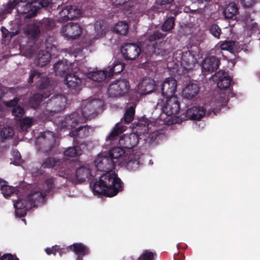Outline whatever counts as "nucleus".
I'll return each mask as SVG.
<instances>
[{
	"instance_id": "obj_33",
	"label": "nucleus",
	"mask_w": 260,
	"mask_h": 260,
	"mask_svg": "<svg viewBox=\"0 0 260 260\" xmlns=\"http://www.w3.org/2000/svg\"><path fill=\"white\" fill-rule=\"evenodd\" d=\"M89 129L87 125L81 126L71 131L69 135L71 137H76L79 138L86 137L88 135Z\"/></svg>"
},
{
	"instance_id": "obj_16",
	"label": "nucleus",
	"mask_w": 260,
	"mask_h": 260,
	"mask_svg": "<svg viewBox=\"0 0 260 260\" xmlns=\"http://www.w3.org/2000/svg\"><path fill=\"white\" fill-rule=\"evenodd\" d=\"M180 57V62L181 66L186 71L192 70L197 62V58L194 54L191 52L185 51L181 52Z\"/></svg>"
},
{
	"instance_id": "obj_60",
	"label": "nucleus",
	"mask_w": 260,
	"mask_h": 260,
	"mask_svg": "<svg viewBox=\"0 0 260 260\" xmlns=\"http://www.w3.org/2000/svg\"><path fill=\"white\" fill-rule=\"evenodd\" d=\"M0 260H19L15 255L10 253L4 254L0 258Z\"/></svg>"
},
{
	"instance_id": "obj_57",
	"label": "nucleus",
	"mask_w": 260,
	"mask_h": 260,
	"mask_svg": "<svg viewBox=\"0 0 260 260\" xmlns=\"http://www.w3.org/2000/svg\"><path fill=\"white\" fill-rule=\"evenodd\" d=\"M257 0H240L241 3L246 8H252L257 2Z\"/></svg>"
},
{
	"instance_id": "obj_49",
	"label": "nucleus",
	"mask_w": 260,
	"mask_h": 260,
	"mask_svg": "<svg viewBox=\"0 0 260 260\" xmlns=\"http://www.w3.org/2000/svg\"><path fill=\"white\" fill-rule=\"evenodd\" d=\"M156 255L155 252L145 250L140 256L138 260H154Z\"/></svg>"
},
{
	"instance_id": "obj_45",
	"label": "nucleus",
	"mask_w": 260,
	"mask_h": 260,
	"mask_svg": "<svg viewBox=\"0 0 260 260\" xmlns=\"http://www.w3.org/2000/svg\"><path fill=\"white\" fill-rule=\"evenodd\" d=\"M175 25V18L174 17H169L164 23L161 26L162 30L169 31L173 29Z\"/></svg>"
},
{
	"instance_id": "obj_63",
	"label": "nucleus",
	"mask_w": 260,
	"mask_h": 260,
	"mask_svg": "<svg viewBox=\"0 0 260 260\" xmlns=\"http://www.w3.org/2000/svg\"><path fill=\"white\" fill-rule=\"evenodd\" d=\"M174 0H157V4L158 5L164 7L167 5L171 4Z\"/></svg>"
},
{
	"instance_id": "obj_31",
	"label": "nucleus",
	"mask_w": 260,
	"mask_h": 260,
	"mask_svg": "<svg viewBox=\"0 0 260 260\" xmlns=\"http://www.w3.org/2000/svg\"><path fill=\"white\" fill-rule=\"evenodd\" d=\"M40 33L41 30L38 25L30 23L27 25L26 34L29 38L35 39L39 37Z\"/></svg>"
},
{
	"instance_id": "obj_23",
	"label": "nucleus",
	"mask_w": 260,
	"mask_h": 260,
	"mask_svg": "<svg viewBox=\"0 0 260 260\" xmlns=\"http://www.w3.org/2000/svg\"><path fill=\"white\" fill-rule=\"evenodd\" d=\"M199 91V87L197 84L189 83L183 90L184 98L191 99L194 98Z\"/></svg>"
},
{
	"instance_id": "obj_7",
	"label": "nucleus",
	"mask_w": 260,
	"mask_h": 260,
	"mask_svg": "<svg viewBox=\"0 0 260 260\" xmlns=\"http://www.w3.org/2000/svg\"><path fill=\"white\" fill-rule=\"evenodd\" d=\"M121 52L125 60H135L141 52V44L135 43H124L121 46Z\"/></svg>"
},
{
	"instance_id": "obj_21",
	"label": "nucleus",
	"mask_w": 260,
	"mask_h": 260,
	"mask_svg": "<svg viewBox=\"0 0 260 260\" xmlns=\"http://www.w3.org/2000/svg\"><path fill=\"white\" fill-rule=\"evenodd\" d=\"M72 251L77 255L76 260H83V257L89 254L88 247L82 243H75L72 245Z\"/></svg>"
},
{
	"instance_id": "obj_54",
	"label": "nucleus",
	"mask_w": 260,
	"mask_h": 260,
	"mask_svg": "<svg viewBox=\"0 0 260 260\" xmlns=\"http://www.w3.org/2000/svg\"><path fill=\"white\" fill-rule=\"evenodd\" d=\"M41 73L35 69L31 70L30 71L29 77L28 80V82L31 84L34 82V79H38L40 77Z\"/></svg>"
},
{
	"instance_id": "obj_58",
	"label": "nucleus",
	"mask_w": 260,
	"mask_h": 260,
	"mask_svg": "<svg viewBox=\"0 0 260 260\" xmlns=\"http://www.w3.org/2000/svg\"><path fill=\"white\" fill-rule=\"evenodd\" d=\"M243 21L247 24L250 23L254 20V18H252L249 12H246L244 15L242 16Z\"/></svg>"
},
{
	"instance_id": "obj_42",
	"label": "nucleus",
	"mask_w": 260,
	"mask_h": 260,
	"mask_svg": "<svg viewBox=\"0 0 260 260\" xmlns=\"http://www.w3.org/2000/svg\"><path fill=\"white\" fill-rule=\"evenodd\" d=\"M139 158L134 155H131L127 161L126 167L129 170H135L139 167Z\"/></svg>"
},
{
	"instance_id": "obj_51",
	"label": "nucleus",
	"mask_w": 260,
	"mask_h": 260,
	"mask_svg": "<svg viewBox=\"0 0 260 260\" xmlns=\"http://www.w3.org/2000/svg\"><path fill=\"white\" fill-rule=\"evenodd\" d=\"M210 33L216 38L219 39L221 34V30L217 24H212L209 28Z\"/></svg>"
},
{
	"instance_id": "obj_56",
	"label": "nucleus",
	"mask_w": 260,
	"mask_h": 260,
	"mask_svg": "<svg viewBox=\"0 0 260 260\" xmlns=\"http://www.w3.org/2000/svg\"><path fill=\"white\" fill-rule=\"evenodd\" d=\"M1 31L3 34V36L6 38L11 39L15 35L14 32L9 31L4 26L1 27Z\"/></svg>"
},
{
	"instance_id": "obj_29",
	"label": "nucleus",
	"mask_w": 260,
	"mask_h": 260,
	"mask_svg": "<svg viewBox=\"0 0 260 260\" xmlns=\"http://www.w3.org/2000/svg\"><path fill=\"white\" fill-rule=\"evenodd\" d=\"M115 33L120 35H126L128 30V25L125 21L117 22L111 29Z\"/></svg>"
},
{
	"instance_id": "obj_43",
	"label": "nucleus",
	"mask_w": 260,
	"mask_h": 260,
	"mask_svg": "<svg viewBox=\"0 0 260 260\" xmlns=\"http://www.w3.org/2000/svg\"><path fill=\"white\" fill-rule=\"evenodd\" d=\"M67 9L69 10L67 18L69 20H73L77 18L81 15V11L75 6H68Z\"/></svg>"
},
{
	"instance_id": "obj_44",
	"label": "nucleus",
	"mask_w": 260,
	"mask_h": 260,
	"mask_svg": "<svg viewBox=\"0 0 260 260\" xmlns=\"http://www.w3.org/2000/svg\"><path fill=\"white\" fill-rule=\"evenodd\" d=\"M41 26L45 30H50L55 27V22L53 19L44 18L41 22Z\"/></svg>"
},
{
	"instance_id": "obj_30",
	"label": "nucleus",
	"mask_w": 260,
	"mask_h": 260,
	"mask_svg": "<svg viewBox=\"0 0 260 260\" xmlns=\"http://www.w3.org/2000/svg\"><path fill=\"white\" fill-rule=\"evenodd\" d=\"M238 7L234 3H231L227 5L224 11L223 14L226 18H232L238 13Z\"/></svg>"
},
{
	"instance_id": "obj_8",
	"label": "nucleus",
	"mask_w": 260,
	"mask_h": 260,
	"mask_svg": "<svg viewBox=\"0 0 260 260\" xmlns=\"http://www.w3.org/2000/svg\"><path fill=\"white\" fill-rule=\"evenodd\" d=\"M39 140L42 144L43 152L47 154L53 153V150L54 148L55 138L52 132L47 131L41 133Z\"/></svg>"
},
{
	"instance_id": "obj_46",
	"label": "nucleus",
	"mask_w": 260,
	"mask_h": 260,
	"mask_svg": "<svg viewBox=\"0 0 260 260\" xmlns=\"http://www.w3.org/2000/svg\"><path fill=\"white\" fill-rule=\"evenodd\" d=\"M220 47L221 50H227L230 52H233L234 47L235 45V42L234 41H225L221 42L220 43Z\"/></svg>"
},
{
	"instance_id": "obj_2",
	"label": "nucleus",
	"mask_w": 260,
	"mask_h": 260,
	"mask_svg": "<svg viewBox=\"0 0 260 260\" xmlns=\"http://www.w3.org/2000/svg\"><path fill=\"white\" fill-rule=\"evenodd\" d=\"M46 196L45 193L37 191L31 192L24 199L19 198L14 201L16 215L19 217L25 216L27 210L38 207L37 204L44 202Z\"/></svg>"
},
{
	"instance_id": "obj_22",
	"label": "nucleus",
	"mask_w": 260,
	"mask_h": 260,
	"mask_svg": "<svg viewBox=\"0 0 260 260\" xmlns=\"http://www.w3.org/2000/svg\"><path fill=\"white\" fill-rule=\"evenodd\" d=\"M51 57V54L48 51L41 50L35 59V63L37 66L44 67L50 62Z\"/></svg>"
},
{
	"instance_id": "obj_39",
	"label": "nucleus",
	"mask_w": 260,
	"mask_h": 260,
	"mask_svg": "<svg viewBox=\"0 0 260 260\" xmlns=\"http://www.w3.org/2000/svg\"><path fill=\"white\" fill-rule=\"evenodd\" d=\"M82 149L79 146H75L68 148L64 150L63 154L66 156L76 157L82 154Z\"/></svg>"
},
{
	"instance_id": "obj_18",
	"label": "nucleus",
	"mask_w": 260,
	"mask_h": 260,
	"mask_svg": "<svg viewBox=\"0 0 260 260\" xmlns=\"http://www.w3.org/2000/svg\"><path fill=\"white\" fill-rule=\"evenodd\" d=\"M82 120L80 114L77 112H73L66 116L61 122V126L67 129H72L76 127L78 123Z\"/></svg>"
},
{
	"instance_id": "obj_3",
	"label": "nucleus",
	"mask_w": 260,
	"mask_h": 260,
	"mask_svg": "<svg viewBox=\"0 0 260 260\" xmlns=\"http://www.w3.org/2000/svg\"><path fill=\"white\" fill-rule=\"evenodd\" d=\"M85 74L79 70L70 72L65 76L64 84L70 90L75 93H79L85 83Z\"/></svg>"
},
{
	"instance_id": "obj_9",
	"label": "nucleus",
	"mask_w": 260,
	"mask_h": 260,
	"mask_svg": "<svg viewBox=\"0 0 260 260\" xmlns=\"http://www.w3.org/2000/svg\"><path fill=\"white\" fill-rule=\"evenodd\" d=\"M39 7L36 5V2H32L30 3H25L20 0V2L17 4V11L18 13L25 15L24 18L26 19L31 18L35 16Z\"/></svg>"
},
{
	"instance_id": "obj_48",
	"label": "nucleus",
	"mask_w": 260,
	"mask_h": 260,
	"mask_svg": "<svg viewBox=\"0 0 260 260\" xmlns=\"http://www.w3.org/2000/svg\"><path fill=\"white\" fill-rule=\"evenodd\" d=\"M1 189L3 196L7 198L10 197L14 193L15 189L14 187L5 185V183L1 185Z\"/></svg>"
},
{
	"instance_id": "obj_4",
	"label": "nucleus",
	"mask_w": 260,
	"mask_h": 260,
	"mask_svg": "<svg viewBox=\"0 0 260 260\" xmlns=\"http://www.w3.org/2000/svg\"><path fill=\"white\" fill-rule=\"evenodd\" d=\"M166 34L161 32L158 30H155L151 34L148 38L149 42H154L151 46H148V49H151L152 55L164 56L169 53V50L165 46L166 42L162 39L166 37Z\"/></svg>"
},
{
	"instance_id": "obj_12",
	"label": "nucleus",
	"mask_w": 260,
	"mask_h": 260,
	"mask_svg": "<svg viewBox=\"0 0 260 260\" xmlns=\"http://www.w3.org/2000/svg\"><path fill=\"white\" fill-rule=\"evenodd\" d=\"M177 87V81L173 77L166 78L161 84V91L164 98L175 96Z\"/></svg>"
},
{
	"instance_id": "obj_50",
	"label": "nucleus",
	"mask_w": 260,
	"mask_h": 260,
	"mask_svg": "<svg viewBox=\"0 0 260 260\" xmlns=\"http://www.w3.org/2000/svg\"><path fill=\"white\" fill-rule=\"evenodd\" d=\"M50 82L48 77H41L38 84V87L40 90L47 89L50 86Z\"/></svg>"
},
{
	"instance_id": "obj_52",
	"label": "nucleus",
	"mask_w": 260,
	"mask_h": 260,
	"mask_svg": "<svg viewBox=\"0 0 260 260\" xmlns=\"http://www.w3.org/2000/svg\"><path fill=\"white\" fill-rule=\"evenodd\" d=\"M133 124L136 125V128H137V131L142 129L143 134L147 133L148 131V124L147 122L142 123V121H139L137 123L135 122Z\"/></svg>"
},
{
	"instance_id": "obj_47",
	"label": "nucleus",
	"mask_w": 260,
	"mask_h": 260,
	"mask_svg": "<svg viewBox=\"0 0 260 260\" xmlns=\"http://www.w3.org/2000/svg\"><path fill=\"white\" fill-rule=\"evenodd\" d=\"M32 124V118H25L20 121V129L23 132H27Z\"/></svg>"
},
{
	"instance_id": "obj_32",
	"label": "nucleus",
	"mask_w": 260,
	"mask_h": 260,
	"mask_svg": "<svg viewBox=\"0 0 260 260\" xmlns=\"http://www.w3.org/2000/svg\"><path fill=\"white\" fill-rule=\"evenodd\" d=\"M54 71L56 75L62 76L66 75L69 69L68 66L65 64L62 61H59L55 63L53 66Z\"/></svg>"
},
{
	"instance_id": "obj_61",
	"label": "nucleus",
	"mask_w": 260,
	"mask_h": 260,
	"mask_svg": "<svg viewBox=\"0 0 260 260\" xmlns=\"http://www.w3.org/2000/svg\"><path fill=\"white\" fill-rule=\"evenodd\" d=\"M113 6L118 7L125 4L128 0H110Z\"/></svg>"
},
{
	"instance_id": "obj_34",
	"label": "nucleus",
	"mask_w": 260,
	"mask_h": 260,
	"mask_svg": "<svg viewBox=\"0 0 260 260\" xmlns=\"http://www.w3.org/2000/svg\"><path fill=\"white\" fill-rule=\"evenodd\" d=\"M135 105L131 106L126 109L124 116L121 119V122L128 124L134 120L135 114Z\"/></svg>"
},
{
	"instance_id": "obj_13",
	"label": "nucleus",
	"mask_w": 260,
	"mask_h": 260,
	"mask_svg": "<svg viewBox=\"0 0 260 260\" xmlns=\"http://www.w3.org/2000/svg\"><path fill=\"white\" fill-rule=\"evenodd\" d=\"M100 107L99 101L93 100L87 102L82 108V115L86 119H91L98 114V110Z\"/></svg>"
},
{
	"instance_id": "obj_17",
	"label": "nucleus",
	"mask_w": 260,
	"mask_h": 260,
	"mask_svg": "<svg viewBox=\"0 0 260 260\" xmlns=\"http://www.w3.org/2000/svg\"><path fill=\"white\" fill-rule=\"evenodd\" d=\"M139 142L138 135L135 133L123 135L119 140V144L125 149H130L135 147Z\"/></svg>"
},
{
	"instance_id": "obj_64",
	"label": "nucleus",
	"mask_w": 260,
	"mask_h": 260,
	"mask_svg": "<svg viewBox=\"0 0 260 260\" xmlns=\"http://www.w3.org/2000/svg\"><path fill=\"white\" fill-rule=\"evenodd\" d=\"M13 155L15 160V162L17 164H20L21 161V157L19 151L16 150L13 151Z\"/></svg>"
},
{
	"instance_id": "obj_20",
	"label": "nucleus",
	"mask_w": 260,
	"mask_h": 260,
	"mask_svg": "<svg viewBox=\"0 0 260 260\" xmlns=\"http://www.w3.org/2000/svg\"><path fill=\"white\" fill-rule=\"evenodd\" d=\"M19 99L15 98L12 100L4 102V105L7 107H12V114L17 119L23 117L25 113L23 107L18 105Z\"/></svg>"
},
{
	"instance_id": "obj_59",
	"label": "nucleus",
	"mask_w": 260,
	"mask_h": 260,
	"mask_svg": "<svg viewBox=\"0 0 260 260\" xmlns=\"http://www.w3.org/2000/svg\"><path fill=\"white\" fill-rule=\"evenodd\" d=\"M35 2H36V5L39 4L37 7H39V9H40L42 7H48L51 3L52 0H37Z\"/></svg>"
},
{
	"instance_id": "obj_40",
	"label": "nucleus",
	"mask_w": 260,
	"mask_h": 260,
	"mask_svg": "<svg viewBox=\"0 0 260 260\" xmlns=\"http://www.w3.org/2000/svg\"><path fill=\"white\" fill-rule=\"evenodd\" d=\"M232 78L228 76H224L219 78L217 82V87L220 89H228L232 85Z\"/></svg>"
},
{
	"instance_id": "obj_27",
	"label": "nucleus",
	"mask_w": 260,
	"mask_h": 260,
	"mask_svg": "<svg viewBox=\"0 0 260 260\" xmlns=\"http://www.w3.org/2000/svg\"><path fill=\"white\" fill-rule=\"evenodd\" d=\"M126 126L121 125L120 123H117L107 136L106 141L114 140L119 135L124 132Z\"/></svg>"
},
{
	"instance_id": "obj_5",
	"label": "nucleus",
	"mask_w": 260,
	"mask_h": 260,
	"mask_svg": "<svg viewBox=\"0 0 260 260\" xmlns=\"http://www.w3.org/2000/svg\"><path fill=\"white\" fill-rule=\"evenodd\" d=\"M129 88V83L127 80L118 79L109 85L108 93L110 97H120L127 93Z\"/></svg>"
},
{
	"instance_id": "obj_11",
	"label": "nucleus",
	"mask_w": 260,
	"mask_h": 260,
	"mask_svg": "<svg viewBox=\"0 0 260 260\" xmlns=\"http://www.w3.org/2000/svg\"><path fill=\"white\" fill-rule=\"evenodd\" d=\"M60 33L68 40H74L81 35L82 28L78 23H68L61 28Z\"/></svg>"
},
{
	"instance_id": "obj_25",
	"label": "nucleus",
	"mask_w": 260,
	"mask_h": 260,
	"mask_svg": "<svg viewBox=\"0 0 260 260\" xmlns=\"http://www.w3.org/2000/svg\"><path fill=\"white\" fill-rule=\"evenodd\" d=\"M91 172L89 168L82 166L77 169L75 178L79 183H82L85 181L86 179L91 176Z\"/></svg>"
},
{
	"instance_id": "obj_15",
	"label": "nucleus",
	"mask_w": 260,
	"mask_h": 260,
	"mask_svg": "<svg viewBox=\"0 0 260 260\" xmlns=\"http://www.w3.org/2000/svg\"><path fill=\"white\" fill-rule=\"evenodd\" d=\"M220 64L219 58L215 56H210L205 58L202 62V72L212 73L216 71Z\"/></svg>"
},
{
	"instance_id": "obj_14",
	"label": "nucleus",
	"mask_w": 260,
	"mask_h": 260,
	"mask_svg": "<svg viewBox=\"0 0 260 260\" xmlns=\"http://www.w3.org/2000/svg\"><path fill=\"white\" fill-rule=\"evenodd\" d=\"M156 87V82L150 77H145L141 80L138 88L141 94H147L153 92Z\"/></svg>"
},
{
	"instance_id": "obj_10",
	"label": "nucleus",
	"mask_w": 260,
	"mask_h": 260,
	"mask_svg": "<svg viewBox=\"0 0 260 260\" xmlns=\"http://www.w3.org/2000/svg\"><path fill=\"white\" fill-rule=\"evenodd\" d=\"M165 98L166 102L161 107L163 112L169 116L178 114L180 111V104L177 97L172 96Z\"/></svg>"
},
{
	"instance_id": "obj_62",
	"label": "nucleus",
	"mask_w": 260,
	"mask_h": 260,
	"mask_svg": "<svg viewBox=\"0 0 260 260\" xmlns=\"http://www.w3.org/2000/svg\"><path fill=\"white\" fill-rule=\"evenodd\" d=\"M248 28L252 31H256L258 29V25L256 22H251L247 24Z\"/></svg>"
},
{
	"instance_id": "obj_35",
	"label": "nucleus",
	"mask_w": 260,
	"mask_h": 260,
	"mask_svg": "<svg viewBox=\"0 0 260 260\" xmlns=\"http://www.w3.org/2000/svg\"><path fill=\"white\" fill-rule=\"evenodd\" d=\"M61 160L53 157H48L46 158L42 164V167L44 169L52 168L61 165Z\"/></svg>"
},
{
	"instance_id": "obj_28",
	"label": "nucleus",
	"mask_w": 260,
	"mask_h": 260,
	"mask_svg": "<svg viewBox=\"0 0 260 260\" xmlns=\"http://www.w3.org/2000/svg\"><path fill=\"white\" fill-rule=\"evenodd\" d=\"M48 96L47 94L41 93H35L32 95L29 99L28 104L29 106L33 109H38L43 101L44 99Z\"/></svg>"
},
{
	"instance_id": "obj_1",
	"label": "nucleus",
	"mask_w": 260,
	"mask_h": 260,
	"mask_svg": "<svg viewBox=\"0 0 260 260\" xmlns=\"http://www.w3.org/2000/svg\"><path fill=\"white\" fill-rule=\"evenodd\" d=\"M98 171L106 172L102 175L98 181L91 186L94 194H104L112 197L122 190L123 183L115 173H110L114 169L116 161L112 160L107 155H99L94 161Z\"/></svg>"
},
{
	"instance_id": "obj_55",
	"label": "nucleus",
	"mask_w": 260,
	"mask_h": 260,
	"mask_svg": "<svg viewBox=\"0 0 260 260\" xmlns=\"http://www.w3.org/2000/svg\"><path fill=\"white\" fill-rule=\"evenodd\" d=\"M69 10L67 9V6L62 9L61 11H60L59 13V16L61 21H67L69 20L68 18H67V16H68Z\"/></svg>"
},
{
	"instance_id": "obj_24",
	"label": "nucleus",
	"mask_w": 260,
	"mask_h": 260,
	"mask_svg": "<svg viewBox=\"0 0 260 260\" xmlns=\"http://www.w3.org/2000/svg\"><path fill=\"white\" fill-rule=\"evenodd\" d=\"M72 245L66 247H60V246L54 245L52 247H47L45 249V252L48 255H51L53 254L54 255H56V253L58 252L60 256H62L63 254H65L70 251H72Z\"/></svg>"
},
{
	"instance_id": "obj_37",
	"label": "nucleus",
	"mask_w": 260,
	"mask_h": 260,
	"mask_svg": "<svg viewBox=\"0 0 260 260\" xmlns=\"http://www.w3.org/2000/svg\"><path fill=\"white\" fill-rule=\"evenodd\" d=\"M14 135V130L10 126H4L0 131V142H3L5 140L10 139L12 138Z\"/></svg>"
},
{
	"instance_id": "obj_6",
	"label": "nucleus",
	"mask_w": 260,
	"mask_h": 260,
	"mask_svg": "<svg viewBox=\"0 0 260 260\" xmlns=\"http://www.w3.org/2000/svg\"><path fill=\"white\" fill-rule=\"evenodd\" d=\"M66 98L62 94H56L46 103V111L50 115L61 112L66 108Z\"/></svg>"
},
{
	"instance_id": "obj_41",
	"label": "nucleus",
	"mask_w": 260,
	"mask_h": 260,
	"mask_svg": "<svg viewBox=\"0 0 260 260\" xmlns=\"http://www.w3.org/2000/svg\"><path fill=\"white\" fill-rule=\"evenodd\" d=\"M124 150L122 148L120 147H115L109 150L107 155L112 160H115V159H117L118 158L122 156Z\"/></svg>"
},
{
	"instance_id": "obj_36",
	"label": "nucleus",
	"mask_w": 260,
	"mask_h": 260,
	"mask_svg": "<svg viewBox=\"0 0 260 260\" xmlns=\"http://www.w3.org/2000/svg\"><path fill=\"white\" fill-rule=\"evenodd\" d=\"M125 65L121 62L115 63L112 68H107L108 73V78H111L114 75L120 73L124 69Z\"/></svg>"
},
{
	"instance_id": "obj_53",
	"label": "nucleus",
	"mask_w": 260,
	"mask_h": 260,
	"mask_svg": "<svg viewBox=\"0 0 260 260\" xmlns=\"http://www.w3.org/2000/svg\"><path fill=\"white\" fill-rule=\"evenodd\" d=\"M45 185L46 192H50L54 188V179L53 177L48 178L45 181Z\"/></svg>"
},
{
	"instance_id": "obj_26",
	"label": "nucleus",
	"mask_w": 260,
	"mask_h": 260,
	"mask_svg": "<svg viewBox=\"0 0 260 260\" xmlns=\"http://www.w3.org/2000/svg\"><path fill=\"white\" fill-rule=\"evenodd\" d=\"M86 76L88 78L96 82H102L108 77V70H100L89 72Z\"/></svg>"
},
{
	"instance_id": "obj_19",
	"label": "nucleus",
	"mask_w": 260,
	"mask_h": 260,
	"mask_svg": "<svg viewBox=\"0 0 260 260\" xmlns=\"http://www.w3.org/2000/svg\"><path fill=\"white\" fill-rule=\"evenodd\" d=\"M206 109L201 106H193L188 109L185 113L187 119L194 120H199L205 116Z\"/></svg>"
},
{
	"instance_id": "obj_38",
	"label": "nucleus",
	"mask_w": 260,
	"mask_h": 260,
	"mask_svg": "<svg viewBox=\"0 0 260 260\" xmlns=\"http://www.w3.org/2000/svg\"><path fill=\"white\" fill-rule=\"evenodd\" d=\"M20 0H10L6 5H4L0 9V13L3 14H8L11 13L12 11L15 8Z\"/></svg>"
}]
</instances>
